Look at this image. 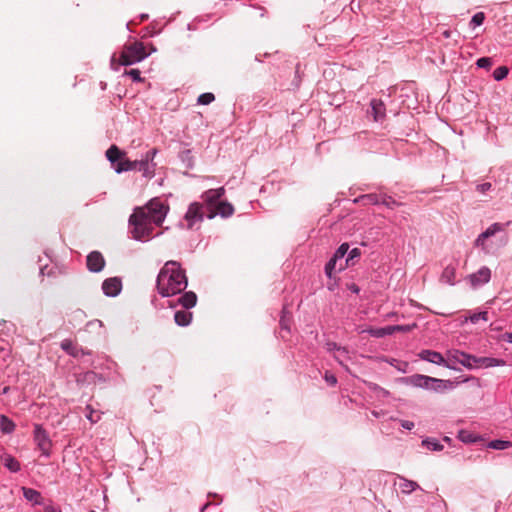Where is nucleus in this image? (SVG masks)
Returning a JSON list of instances; mask_svg holds the SVG:
<instances>
[{
    "label": "nucleus",
    "mask_w": 512,
    "mask_h": 512,
    "mask_svg": "<svg viewBox=\"0 0 512 512\" xmlns=\"http://www.w3.org/2000/svg\"><path fill=\"white\" fill-rule=\"evenodd\" d=\"M169 207L164 205L159 199L150 200L145 206L134 209L129 218L130 225L133 227L131 233L137 240H144L151 237L154 226H161Z\"/></svg>",
    "instance_id": "1"
},
{
    "label": "nucleus",
    "mask_w": 512,
    "mask_h": 512,
    "mask_svg": "<svg viewBox=\"0 0 512 512\" xmlns=\"http://www.w3.org/2000/svg\"><path fill=\"white\" fill-rule=\"evenodd\" d=\"M187 287V277L177 261H167L157 277V290L162 296L178 294Z\"/></svg>",
    "instance_id": "2"
},
{
    "label": "nucleus",
    "mask_w": 512,
    "mask_h": 512,
    "mask_svg": "<svg viewBox=\"0 0 512 512\" xmlns=\"http://www.w3.org/2000/svg\"><path fill=\"white\" fill-rule=\"evenodd\" d=\"M150 52L146 51V47L140 41L127 42L119 55V63L121 65H132L145 59Z\"/></svg>",
    "instance_id": "3"
},
{
    "label": "nucleus",
    "mask_w": 512,
    "mask_h": 512,
    "mask_svg": "<svg viewBox=\"0 0 512 512\" xmlns=\"http://www.w3.org/2000/svg\"><path fill=\"white\" fill-rule=\"evenodd\" d=\"M106 157L114 165L116 173L136 170L138 166V160L131 161L126 158V152L120 150L116 145L110 146L106 151Z\"/></svg>",
    "instance_id": "4"
},
{
    "label": "nucleus",
    "mask_w": 512,
    "mask_h": 512,
    "mask_svg": "<svg viewBox=\"0 0 512 512\" xmlns=\"http://www.w3.org/2000/svg\"><path fill=\"white\" fill-rule=\"evenodd\" d=\"M179 302L182 304V306L185 309H189V308L195 306V304L197 302V296L194 292L189 291V292H186L184 295H182L179 298ZM191 318H192V313L187 310L177 311L174 314V320H191Z\"/></svg>",
    "instance_id": "5"
},
{
    "label": "nucleus",
    "mask_w": 512,
    "mask_h": 512,
    "mask_svg": "<svg viewBox=\"0 0 512 512\" xmlns=\"http://www.w3.org/2000/svg\"><path fill=\"white\" fill-rule=\"evenodd\" d=\"M34 441L42 454L45 456L50 455V449L52 447V441L45 429L40 424L34 425Z\"/></svg>",
    "instance_id": "6"
},
{
    "label": "nucleus",
    "mask_w": 512,
    "mask_h": 512,
    "mask_svg": "<svg viewBox=\"0 0 512 512\" xmlns=\"http://www.w3.org/2000/svg\"><path fill=\"white\" fill-rule=\"evenodd\" d=\"M414 327H415V324H413V325H393V326H387L384 328L369 329L368 332L373 337L381 338L386 335L393 334L394 332H409Z\"/></svg>",
    "instance_id": "7"
},
{
    "label": "nucleus",
    "mask_w": 512,
    "mask_h": 512,
    "mask_svg": "<svg viewBox=\"0 0 512 512\" xmlns=\"http://www.w3.org/2000/svg\"><path fill=\"white\" fill-rule=\"evenodd\" d=\"M473 358L474 356H471L469 354H466L459 350H451L447 352V359L449 364L453 366L454 363H460L463 366L467 368L473 367Z\"/></svg>",
    "instance_id": "8"
},
{
    "label": "nucleus",
    "mask_w": 512,
    "mask_h": 512,
    "mask_svg": "<svg viewBox=\"0 0 512 512\" xmlns=\"http://www.w3.org/2000/svg\"><path fill=\"white\" fill-rule=\"evenodd\" d=\"M185 220L188 222L187 227L192 229L194 224L203 220L202 205L195 202L192 203L185 214Z\"/></svg>",
    "instance_id": "9"
},
{
    "label": "nucleus",
    "mask_w": 512,
    "mask_h": 512,
    "mask_svg": "<svg viewBox=\"0 0 512 512\" xmlns=\"http://www.w3.org/2000/svg\"><path fill=\"white\" fill-rule=\"evenodd\" d=\"M418 356L425 361L437 364V365H443L450 369H454V366L448 363L446 359L440 354L439 352L432 351V350H422Z\"/></svg>",
    "instance_id": "10"
},
{
    "label": "nucleus",
    "mask_w": 512,
    "mask_h": 512,
    "mask_svg": "<svg viewBox=\"0 0 512 512\" xmlns=\"http://www.w3.org/2000/svg\"><path fill=\"white\" fill-rule=\"evenodd\" d=\"M122 289V281L118 277H111L104 280L102 290L106 296L115 297Z\"/></svg>",
    "instance_id": "11"
},
{
    "label": "nucleus",
    "mask_w": 512,
    "mask_h": 512,
    "mask_svg": "<svg viewBox=\"0 0 512 512\" xmlns=\"http://www.w3.org/2000/svg\"><path fill=\"white\" fill-rule=\"evenodd\" d=\"M87 268L91 272H100L105 266V259L103 255L98 251H93L87 256Z\"/></svg>",
    "instance_id": "12"
},
{
    "label": "nucleus",
    "mask_w": 512,
    "mask_h": 512,
    "mask_svg": "<svg viewBox=\"0 0 512 512\" xmlns=\"http://www.w3.org/2000/svg\"><path fill=\"white\" fill-rule=\"evenodd\" d=\"M225 190L224 188L218 189H210L203 193L202 199L209 206V210L213 209L219 201V199L223 196Z\"/></svg>",
    "instance_id": "13"
},
{
    "label": "nucleus",
    "mask_w": 512,
    "mask_h": 512,
    "mask_svg": "<svg viewBox=\"0 0 512 512\" xmlns=\"http://www.w3.org/2000/svg\"><path fill=\"white\" fill-rule=\"evenodd\" d=\"M490 278L491 270L488 267H482L476 273L469 276L471 285L474 287L489 282Z\"/></svg>",
    "instance_id": "14"
},
{
    "label": "nucleus",
    "mask_w": 512,
    "mask_h": 512,
    "mask_svg": "<svg viewBox=\"0 0 512 512\" xmlns=\"http://www.w3.org/2000/svg\"><path fill=\"white\" fill-rule=\"evenodd\" d=\"M234 213V207L231 203L227 201H220L216 204V206L210 210L208 214V218H213L216 214L221 215L222 217H229Z\"/></svg>",
    "instance_id": "15"
},
{
    "label": "nucleus",
    "mask_w": 512,
    "mask_h": 512,
    "mask_svg": "<svg viewBox=\"0 0 512 512\" xmlns=\"http://www.w3.org/2000/svg\"><path fill=\"white\" fill-rule=\"evenodd\" d=\"M505 361L502 359L492 358V357H475L473 358V367L474 366H482V367H494V366H504Z\"/></svg>",
    "instance_id": "16"
},
{
    "label": "nucleus",
    "mask_w": 512,
    "mask_h": 512,
    "mask_svg": "<svg viewBox=\"0 0 512 512\" xmlns=\"http://www.w3.org/2000/svg\"><path fill=\"white\" fill-rule=\"evenodd\" d=\"M371 109L375 121L382 120L385 117V106L381 100L373 99L371 101Z\"/></svg>",
    "instance_id": "17"
},
{
    "label": "nucleus",
    "mask_w": 512,
    "mask_h": 512,
    "mask_svg": "<svg viewBox=\"0 0 512 512\" xmlns=\"http://www.w3.org/2000/svg\"><path fill=\"white\" fill-rule=\"evenodd\" d=\"M409 383L417 387L429 388L431 381H436V378L425 376V375H413L408 379Z\"/></svg>",
    "instance_id": "18"
},
{
    "label": "nucleus",
    "mask_w": 512,
    "mask_h": 512,
    "mask_svg": "<svg viewBox=\"0 0 512 512\" xmlns=\"http://www.w3.org/2000/svg\"><path fill=\"white\" fill-rule=\"evenodd\" d=\"M23 496L26 500L33 502L34 504H40L41 502V494L37 490L32 488H22Z\"/></svg>",
    "instance_id": "19"
},
{
    "label": "nucleus",
    "mask_w": 512,
    "mask_h": 512,
    "mask_svg": "<svg viewBox=\"0 0 512 512\" xmlns=\"http://www.w3.org/2000/svg\"><path fill=\"white\" fill-rule=\"evenodd\" d=\"M401 482L399 483V488L401 489L402 493L410 494L417 488H419V485L417 482L405 479L403 477L400 478Z\"/></svg>",
    "instance_id": "20"
},
{
    "label": "nucleus",
    "mask_w": 512,
    "mask_h": 512,
    "mask_svg": "<svg viewBox=\"0 0 512 512\" xmlns=\"http://www.w3.org/2000/svg\"><path fill=\"white\" fill-rule=\"evenodd\" d=\"M136 170L141 171L143 176L147 178H151L154 175V168L150 165L149 162H147V160H139Z\"/></svg>",
    "instance_id": "21"
},
{
    "label": "nucleus",
    "mask_w": 512,
    "mask_h": 512,
    "mask_svg": "<svg viewBox=\"0 0 512 512\" xmlns=\"http://www.w3.org/2000/svg\"><path fill=\"white\" fill-rule=\"evenodd\" d=\"M456 275V269L453 266H447L444 268L442 275H441V281L447 284H453L454 279Z\"/></svg>",
    "instance_id": "22"
},
{
    "label": "nucleus",
    "mask_w": 512,
    "mask_h": 512,
    "mask_svg": "<svg viewBox=\"0 0 512 512\" xmlns=\"http://www.w3.org/2000/svg\"><path fill=\"white\" fill-rule=\"evenodd\" d=\"M356 201L363 202L365 205L380 204L381 196L377 194H366L359 197Z\"/></svg>",
    "instance_id": "23"
},
{
    "label": "nucleus",
    "mask_w": 512,
    "mask_h": 512,
    "mask_svg": "<svg viewBox=\"0 0 512 512\" xmlns=\"http://www.w3.org/2000/svg\"><path fill=\"white\" fill-rule=\"evenodd\" d=\"M3 464L12 472H17L20 469V463L10 455H5L3 457Z\"/></svg>",
    "instance_id": "24"
},
{
    "label": "nucleus",
    "mask_w": 512,
    "mask_h": 512,
    "mask_svg": "<svg viewBox=\"0 0 512 512\" xmlns=\"http://www.w3.org/2000/svg\"><path fill=\"white\" fill-rule=\"evenodd\" d=\"M61 348L73 357L78 356L79 349L77 348L76 345L73 344L71 340L65 339L64 341H62Z\"/></svg>",
    "instance_id": "25"
},
{
    "label": "nucleus",
    "mask_w": 512,
    "mask_h": 512,
    "mask_svg": "<svg viewBox=\"0 0 512 512\" xmlns=\"http://www.w3.org/2000/svg\"><path fill=\"white\" fill-rule=\"evenodd\" d=\"M0 425L2 431L5 433H10L15 428V424L4 415L0 416Z\"/></svg>",
    "instance_id": "26"
},
{
    "label": "nucleus",
    "mask_w": 512,
    "mask_h": 512,
    "mask_svg": "<svg viewBox=\"0 0 512 512\" xmlns=\"http://www.w3.org/2000/svg\"><path fill=\"white\" fill-rule=\"evenodd\" d=\"M503 230V226L500 223H494L490 227H488L482 234L483 238H489L495 235L497 232Z\"/></svg>",
    "instance_id": "27"
},
{
    "label": "nucleus",
    "mask_w": 512,
    "mask_h": 512,
    "mask_svg": "<svg viewBox=\"0 0 512 512\" xmlns=\"http://www.w3.org/2000/svg\"><path fill=\"white\" fill-rule=\"evenodd\" d=\"M433 382L437 383V386L433 387V389L436 391H443L446 389H451L454 386V383L450 380L436 379V381H433Z\"/></svg>",
    "instance_id": "28"
},
{
    "label": "nucleus",
    "mask_w": 512,
    "mask_h": 512,
    "mask_svg": "<svg viewBox=\"0 0 512 512\" xmlns=\"http://www.w3.org/2000/svg\"><path fill=\"white\" fill-rule=\"evenodd\" d=\"M512 446L510 441L494 440L489 443V447L497 450H504Z\"/></svg>",
    "instance_id": "29"
},
{
    "label": "nucleus",
    "mask_w": 512,
    "mask_h": 512,
    "mask_svg": "<svg viewBox=\"0 0 512 512\" xmlns=\"http://www.w3.org/2000/svg\"><path fill=\"white\" fill-rule=\"evenodd\" d=\"M508 68L506 66H500L493 72V77L496 81H501L508 75Z\"/></svg>",
    "instance_id": "30"
},
{
    "label": "nucleus",
    "mask_w": 512,
    "mask_h": 512,
    "mask_svg": "<svg viewBox=\"0 0 512 512\" xmlns=\"http://www.w3.org/2000/svg\"><path fill=\"white\" fill-rule=\"evenodd\" d=\"M338 259L336 257H332L328 263L325 265V273L329 278H332L333 272L336 270V264Z\"/></svg>",
    "instance_id": "31"
},
{
    "label": "nucleus",
    "mask_w": 512,
    "mask_h": 512,
    "mask_svg": "<svg viewBox=\"0 0 512 512\" xmlns=\"http://www.w3.org/2000/svg\"><path fill=\"white\" fill-rule=\"evenodd\" d=\"M215 96L213 93H203L198 97V103L202 105H208L213 102Z\"/></svg>",
    "instance_id": "32"
},
{
    "label": "nucleus",
    "mask_w": 512,
    "mask_h": 512,
    "mask_svg": "<svg viewBox=\"0 0 512 512\" xmlns=\"http://www.w3.org/2000/svg\"><path fill=\"white\" fill-rule=\"evenodd\" d=\"M381 204L387 206L388 208H394L395 206H399L400 204L394 200L391 196L383 195L381 196Z\"/></svg>",
    "instance_id": "33"
},
{
    "label": "nucleus",
    "mask_w": 512,
    "mask_h": 512,
    "mask_svg": "<svg viewBox=\"0 0 512 512\" xmlns=\"http://www.w3.org/2000/svg\"><path fill=\"white\" fill-rule=\"evenodd\" d=\"M348 250H349L348 243H343L336 250L334 257H336L338 260H340L347 254Z\"/></svg>",
    "instance_id": "34"
},
{
    "label": "nucleus",
    "mask_w": 512,
    "mask_h": 512,
    "mask_svg": "<svg viewBox=\"0 0 512 512\" xmlns=\"http://www.w3.org/2000/svg\"><path fill=\"white\" fill-rule=\"evenodd\" d=\"M487 318H488L487 311H481L479 313H475L470 316H465V320H487Z\"/></svg>",
    "instance_id": "35"
},
{
    "label": "nucleus",
    "mask_w": 512,
    "mask_h": 512,
    "mask_svg": "<svg viewBox=\"0 0 512 512\" xmlns=\"http://www.w3.org/2000/svg\"><path fill=\"white\" fill-rule=\"evenodd\" d=\"M484 20H485V14L483 12H478L472 17L471 24H473L475 26H480L483 24Z\"/></svg>",
    "instance_id": "36"
},
{
    "label": "nucleus",
    "mask_w": 512,
    "mask_h": 512,
    "mask_svg": "<svg viewBox=\"0 0 512 512\" xmlns=\"http://www.w3.org/2000/svg\"><path fill=\"white\" fill-rule=\"evenodd\" d=\"M476 64L479 68H487L488 69L492 65V60L489 57H482L477 60Z\"/></svg>",
    "instance_id": "37"
},
{
    "label": "nucleus",
    "mask_w": 512,
    "mask_h": 512,
    "mask_svg": "<svg viewBox=\"0 0 512 512\" xmlns=\"http://www.w3.org/2000/svg\"><path fill=\"white\" fill-rule=\"evenodd\" d=\"M423 444L426 445L429 449H432L434 451H439L443 448V446L435 441L432 440H425L423 441Z\"/></svg>",
    "instance_id": "38"
},
{
    "label": "nucleus",
    "mask_w": 512,
    "mask_h": 512,
    "mask_svg": "<svg viewBox=\"0 0 512 512\" xmlns=\"http://www.w3.org/2000/svg\"><path fill=\"white\" fill-rule=\"evenodd\" d=\"M361 255V251L359 248H354L352 249L349 254H348V257L346 259V265L350 262V261H353L355 258H358L359 256Z\"/></svg>",
    "instance_id": "39"
},
{
    "label": "nucleus",
    "mask_w": 512,
    "mask_h": 512,
    "mask_svg": "<svg viewBox=\"0 0 512 512\" xmlns=\"http://www.w3.org/2000/svg\"><path fill=\"white\" fill-rule=\"evenodd\" d=\"M126 74L129 75L134 81H143V79L140 76V71L138 69H131L129 71H126Z\"/></svg>",
    "instance_id": "40"
},
{
    "label": "nucleus",
    "mask_w": 512,
    "mask_h": 512,
    "mask_svg": "<svg viewBox=\"0 0 512 512\" xmlns=\"http://www.w3.org/2000/svg\"><path fill=\"white\" fill-rule=\"evenodd\" d=\"M459 437L460 439L463 441V442H473L474 439L472 438V436L468 433V432H465V431H461L459 433Z\"/></svg>",
    "instance_id": "41"
},
{
    "label": "nucleus",
    "mask_w": 512,
    "mask_h": 512,
    "mask_svg": "<svg viewBox=\"0 0 512 512\" xmlns=\"http://www.w3.org/2000/svg\"><path fill=\"white\" fill-rule=\"evenodd\" d=\"M325 380L331 386H334L337 383V379L333 374L326 373Z\"/></svg>",
    "instance_id": "42"
},
{
    "label": "nucleus",
    "mask_w": 512,
    "mask_h": 512,
    "mask_svg": "<svg viewBox=\"0 0 512 512\" xmlns=\"http://www.w3.org/2000/svg\"><path fill=\"white\" fill-rule=\"evenodd\" d=\"M490 189H491V183H489V182L482 183L477 186V190L481 193H485L486 191H488Z\"/></svg>",
    "instance_id": "43"
},
{
    "label": "nucleus",
    "mask_w": 512,
    "mask_h": 512,
    "mask_svg": "<svg viewBox=\"0 0 512 512\" xmlns=\"http://www.w3.org/2000/svg\"><path fill=\"white\" fill-rule=\"evenodd\" d=\"M156 152H157L156 149H152V150L148 151L145 154L144 158H142V159L143 160H147V162H150V161H152L154 159V157L156 155Z\"/></svg>",
    "instance_id": "44"
},
{
    "label": "nucleus",
    "mask_w": 512,
    "mask_h": 512,
    "mask_svg": "<svg viewBox=\"0 0 512 512\" xmlns=\"http://www.w3.org/2000/svg\"><path fill=\"white\" fill-rule=\"evenodd\" d=\"M401 426L405 429L411 430L414 427V423L408 420H401Z\"/></svg>",
    "instance_id": "45"
},
{
    "label": "nucleus",
    "mask_w": 512,
    "mask_h": 512,
    "mask_svg": "<svg viewBox=\"0 0 512 512\" xmlns=\"http://www.w3.org/2000/svg\"><path fill=\"white\" fill-rule=\"evenodd\" d=\"M485 240H486V238H483V234L481 233V234L477 237V239L475 240V245H476V246H484Z\"/></svg>",
    "instance_id": "46"
},
{
    "label": "nucleus",
    "mask_w": 512,
    "mask_h": 512,
    "mask_svg": "<svg viewBox=\"0 0 512 512\" xmlns=\"http://www.w3.org/2000/svg\"><path fill=\"white\" fill-rule=\"evenodd\" d=\"M348 288L353 293H359V291H360V288L355 283H351L350 285H348Z\"/></svg>",
    "instance_id": "47"
},
{
    "label": "nucleus",
    "mask_w": 512,
    "mask_h": 512,
    "mask_svg": "<svg viewBox=\"0 0 512 512\" xmlns=\"http://www.w3.org/2000/svg\"><path fill=\"white\" fill-rule=\"evenodd\" d=\"M504 338H505L506 340H508L509 342H511V343H512V332H510V333H505V334H504Z\"/></svg>",
    "instance_id": "48"
},
{
    "label": "nucleus",
    "mask_w": 512,
    "mask_h": 512,
    "mask_svg": "<svg viewBox=\"0 0 512 512\" xmlns=\"http://www.w3.org/2000/svg\"><path fill=\"white\" fill-rule=\"evenodd\" d=\"M45 512H61V511H57L52 507H48V508H46Z\"/></svg>",
    "instance_id": "49"
},
{
    "label": "nucleus",
    "mask_w": 512,
    "mask_h": 512,
    "mask_svg": "<svg viewBox=\"0 0 512 512\" xmlns=\"http://www.w3.org/2000/svg\"><path fill=\"white\" fill-rule=\"evenodd\" d=\"M179 325L181 326H186L188 325L190 322H186V321H183V322H177Z\"/></svg>",
    "instance_id": "50"
},
{
    "label": "nucleus",
    "mask_w": 512,
    "mask_h": 512,
    "mask_svg": "<svg viewBox=\"0 0 512 512\" xmlns=\"http://www.w3.org/2000/svg\"><path fill=\"white\" fill-rule=\"evenodd\" d=\"M150 49H151L150 53L156 51V48L152 44L150 45Z\"/></svg>",
    "instance_id": "51"
},
{
    "label": "nucleus",
    "mask_w": 512,
    "mask_h": 512,
    "mask_svg": "<svg viewBox=\"0 0 512 512\" xmlns=\"http://www.w3.org/2000/svg\"><path fill=\"white\" fill-rule=\"evenodd\" d=\"M88 418L92 421V422H96V420L93 419V415L92 413L88 416Z\"/></svg>",
    "instance_id": "52"
},
{
    "label": "nucleus",
    "mask_w": 512,
    "mask_h": 512,
    "mask_svg": "<svg viewBox=\"0 0 512 512\" xmlns=\"http://www.w3.org/2000/svg\"><path fill=\"white\" fill-rule=\"evenodd\" d=\"M344 268H345V266H344V265H342V264H340V266H339L338 270H339V271H341V270H343Z\"/></svg>",
    "instance_id": "53"
},
{
    "label": "nucleus",
    "mask_w": 512,
    "mask_h": 512,
    "mask_svg": "<svg viewBox=\"0 0 512 512\" xmlns=\"http://www.w3.org/2000/svg\"><path fill=\"white\" fill-rule=\"evenodd\" d=\"M147 15H142L141 20L147 19Z\"/></svg>",
    "instance_id": "54"
},
{
    "label": "nucleus",
    "mask_w": 512,
    "mask_h": 512,
    "mask_svg": "<svg viewBox=\"0 0 512 512\" xmlns=\"http://www.w3.org/2000/svg\"><path fill=\"white\" fill-rule=\"evenodd\" d=\"M89 512H95V511H94V510H91V511H89Z\"/></svg>",
    "instance_id": "55"
}]
</instances>
